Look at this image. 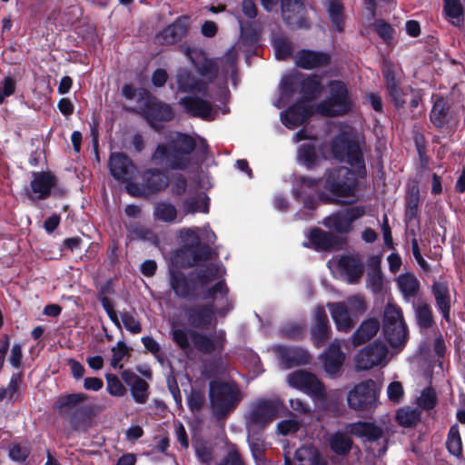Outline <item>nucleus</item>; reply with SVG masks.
<instances>
[{"label": "nucleus", "mask_w": 465, "mask_h": 465, "mask_svg": "<svg viewBox=\"0 0 465 465\" xmlns=\"http://www.w3.org/2000/svg\"><path fill=\"white\" fill-rule=\"evenodd\" d=\"M331 153L341 162H347L354 171L344 166L329 171L325 178V190L336 198L354 196L357 176L362 177L365 174V165L359 144L350 138L347 131H344L332 141Z\"/></svg>", "instance_id": "f257e3e1"}, {"label": "nucleus", "mask_w": 465, "mask_h": 465, "mask_svg": "<svg viewBox=\"0 0 465 465\" xmlns=\"http://www.w3.org/2000/svg\"><path fill=\"white\" fill-rule=\"evenodd\" d=\"M229 290L224 282L220 281L208 288L203 299L212 300L205 304H195L185 310L189 324L200 330H207L217 324L216 314L224 317L233 308L232 301L228 297Z\"/></svg>", "instance_id": "f03ea898"}, {"label": "nucleus", "mask_w": 465, "mask_h": 465, "mask_svg": "<svg viewBox=\"0 0 465 465\" xmlns=\"http://www.w3.org/2000/svg\"><path fill=\"white\" fill-rule=\"evenodd\" d=\"M196 148V140L190 134L174 132L166 143L156 146L151 156L153 164L170 170H187L193 163L191 154Z\"/></svg>", "instance_id": "7ed1b4c3"}, {"label": "nucleus", "mask_w": 465, "mask_h": 465, "mask_svg": "<svg viewBox=\"0 0 465 465\" xmlns=\"http://www.w3.org/2000/svg\"><path fill=\"white\" fill-rule=\"evenodd\" d=\"M383 337L389 348L380 343V368L405 347L408 339V328L401 309L394 303L389 302L384 309Z\"/></svg>", "instance_id": "20e7f679"}, {"label": "nucleus", "mask_w": 465, "mask_h": 465, "mask_svg": "<svg viewBox=\"0 0 465 465\" xmlns=\"http://www.w3.org/2000/svg\"><path fill=\"white\" fill-rule=\"evenodd\" d=\"M220 273V267L208 263L188 276L175 269L169 272V285L175 296L181 299H193L198 294V289L214 281Z\"/></svg>", "instance_id": "39448f33"}, {"label": "nucleus", "mask_w": 465, "mask_h": 465, "mask_svg": "<svg viewBox=\"0 0 465 465\" xmlns=\"http://www.w3.org/2000/svg\"><path fill=\"white\" fill-rule=\"evenodd\" d=\"M209 400L213 416L223 419L239 405L242 392L233 381H213L209 387Z\"/></svg>", "instance_id": "423d86ee"}, {"label": "nucleus", "mask_w": 465, "mask_h": 465, "mask_svg": "<svg viewBox=\"0 0 465 465\" xmlns=\"http://www.w3.org/2000/svg\"><path fill=\"white\" fill-rule=\"evenodd\" d=\"M183 53L191 61L198 74L203 78L200 80L206 83V88L209 84L217 78L220 69L225 77L230 72L233 73L235 71L238 54L234 47L228 50L219 61L206 57H203L201 61H196L195 52L189 47H184Z\"/></svg>", "instance_id": "0eeeda50"}, {"label": "nucleus", "mask_w": 465, "mask_h": 465, "mask_svg": "<svg viewBox=\"0 0 465 465\" xmlns=\"http://www.w3.org/2000/svg\"><path fill=\"white\" fill-rule=\"evenodd\" d=\"M287 381L290 386L303 391L323 408H327L329 401H336L341 399L339 391H327L322 382L311 372L304 371H293L288 375Z\"/></svg>", "instance_id": "6e6552de"}, {"label": "nucleus", "mask_w": 465, "mask_h": 465, "mask_svg": "<svg viewBox=\"0 0 465 465\" xmlns=\"http://www.w3.org/2000/svg\"><path fill=\"white\" fill-rule=\"evenodd\" d=\"M89 396L85 393H71L60 396L54 404V410L61 415H65L71 426L77 430L88 420L92 414V407L83 405Z\"/></svg>", "instance_id": "1a4fd4ad"}, {"label": "nucleus", "mask_w": 465, "mask_h": 465, "mask_svg": "<svg viewBox=\"0 0 465 465\" xmlns=\"http://www.w3.org/2000/svg\"><path fill=\"white\" fill-rule=\"evenodd\" d=\"M329 96L315 107V112L323 116H336L348 113L352 102L346 85L340 81L328 84Z\"/></svg>", "instance_id": "9d476101"}, {"label": "nucleus", "mask_w": 465, "mask_h": 465, "mask_svg": "<svg viewBox=\"0 0 465 465\" xmlns=\"http://www.w3.org/2000/svg\"><path fill=\"white\" fill-rule=\"evenodd\" d=\"M278 410L279 403L276 401L260 400L252 403L245 416L248 431L264 428L276 418Z\"/></svg>", "instance_id": "9b49d317"}, {"label": "nucleus", "mask_w": 465, "mask_h": 465, "mask_svg": "<svg viewBox=\"0 0 465 465\" xmlns=\"http://www.w3.org/2000/svg\"><path fill=\"white\" fill-rule=\"evenodd\" d=\"M383 76L386 87L394 104L401 107L405 104L404 92L401 87L402 70L398 64L388 59L383 60Z\"/></svg>", "instance_id": "f8f14e48"}, {"label": "nucleus", "mask_w": 465, "mask_h": 465, "mask_svg": "<svg viewBox=\"0 0 465 465\" xmlns=\"http://www.w3.org/2000/svg\"><path fill=\"white\" fill-rule=\"evenodd\" d=\"M365 211L361 206L350 207L331 214L323 220V225L338 233H348L355 220L361 218Z\"/></svg>", "instance_id": "ddd939ff"}, {"label": "nucleus", "mask_w": 465, "mask_h": 465, "mask_svg": "<svg viewBox=\"0 0 465 465\" xmlns=\"http://www.w3.org/2000/svg\"><path fill=\"white\" fill-rule=\"evenodd\" d=\"M190 338L196 350L204 354L222 352L226 342V333L223 330L210 334L191 331Z\"/></svg>", "instance_id": "4468645a"}, {"label": "nucleus", "mask_w": 465, "mask_h": 465, "mask_svg": "<svg viewBox=\"0 0 465 465\" xmlns=\"http://www.w3.org/2000/svg\"><path fill=\"white\" fill-rule=\"evenodd\" d=\"M179 104L190 116L204 121H212L217 114L213 104L207 99L198 95H186L182 97L179 101Z\"/></svg>", "instance_id": "2eb2a0df"}, {"label": "nucleus", "mask_w": 465, "mask_h": 465, "mask_svg": "<svg viewBox=\"0 0 465 465\" xmlns=\"http://www.w3.org/2000/svg\"><path fill=\"white\" fill-rule=\"evenodd\" d=\"M376 399V383L373 381H363L356 385L347 396L350 408L357 411L365 410Z\"/></svg>", "instance_id": "dca6fc26"}, {"label": "nucleus", "mask_w": 465, "mask_h": 465, "mask_svg": "<svg viewBox=\"0 0 465 465\" xmlns=\"http://www.w3.org/2000/svg\"><path fill=\"white\" fill-rule=\"evenodd\" d=\"M143 111L151 126L157 130L159 129L157 122L171 121L174 115L173 108L169 104L153 97L146 100L145 108Z\"/></svg>", "instance_id": "f3484780"}, {"label": "nucleus", "mask_w": 465, "mask_h": 465, "mask_svg": "<svg viewBox=\"0 0 465 465\" xmlns=\"http://www.w3.org/2000/svg\"><path fill=\"white\" fill-rule=\"evenodd\" d=\"M109 169L114 179L123 182L130 181L136 173V167L132 160L123 153H113L110 155Z\"/></svg>", "instance_id": "a211bd4d"}, {"label": "nucleus", "mask_w": 465, "mask_h": 465, "mask_svg": "<svg viewBox=\"0 0 465 465\" xmlns=\"http://www.w3.org/2000/svg\"><path fill=\"white\" fill-rule=\"evenodd\" d=\"M188 29V18L179 17L172 25L159 32L155 35L154 41L161 45H173L186 35Z\"/></svg>", "instance_id": "6ab92c4d"}, {"label": "nucleus", "mask_w": 465, "mask_h": 465, "mask_svg": "<svg viewBox=\"0 0 465 465\" xmlns=\"http://www.w3.org/2000/svg\"><path fill=\"white\" fill-rule=\"evenodd\" d=\"M311 331L313 342L317 347L323 346L330 339L331 326L328 316L322 307H319L315 311Z\"/></svg>", "instance_id": "aec40b11"}, {"label": "nucleus", "mask_w": 465, "mask_h": 465, "mask_svg": "<svg viewBox=\"0 0 465 465\" xmlns=\"http://www.w3.org/2000/svg\"><path fill=\"white\" fill-rule=\"evenodd\" d=\"M212 251L207 246L197 245L188 250H178L175 253L176 262L183 267H193L211 258Z\"/></svg>", "instance_id": "412c9836"}, {"label": "nucleus", "mask_w": 465, "mask_h": 465, "mask_svg": "<svg viewBox=\"0 0 465 465\" xmlns=\"http://www.w3.org/2000/svg\"><path fill=\"white\" fill-rule=\"evenodd\" d=\"M177 91L180 93H206V83L196 78L194 74L186 68H179L175 74Z\"/></svg>", "instance_id": "4be33fe9"}, {"label": "nucleus", "mask_w": 465, "mask_h": 465, "mask_svg": "<svg viewBox=\"0 0 465 465\" xmlns=\"http://www.w3.org/2000/svg\"><path fill=\"white\" fill-rule=\"evenodd\" d=\"M304 11V5L300 0H282L283 20L291 26H306Z\"/></svg>", "instance_id": "5701e85b"}, {"label": "nucleus", "mask_w": 465, "mask_h": 465, "mask_svg": "<svg viewBox=\"0 0 465 465\" xmlns=\"http://www.w3.org/2000/svg\"><path fill=\"white\" fill-rule=\"evenodd\" d=\"M431 292L440 313L442 318L449 322L450 320V309L452 304V298L449 284L443 282H435L432 284Z\"/></svg>", "instance_id": "b1692460"}, {"label": "nucleus", "mask_w": 465, "mask_h": 465, "mask_svg": "<svg viewBox=\"0 0 465 465\" xmlns=\"http://www.w3.org/2000/svg\"><path fill=\"white\" fill-rule=\"evenodd\" d=\"M294 58L297 66L307 70L325 66L331 61L329 54L312 50H301Z\"/></svg>", "instance_id": "393cba45"}, {"label": "nucleus", "mask_w": 465, "mask_h": 465, "mask_svg": "<svg viewBox=\"0 0 465 465\" xmlns=\"http://www.w3.org/2000/svg\"><path fill=\"white\" fill-rule=\"evenodd\" d=\"M336 264L340 273L350 283L357 282L363 274L362 264L355 256L343 255L337 260Z\"/></svg>", "instance_id": "a878e982"}, {"label": "nucleus", "mask_w": 465, "mask_h": 465, "mask_svg": "<svg viewBox=\"0 0 465 465\" xmlns=\"http://www.w3.org/2000/svg\"><path fill=\"white\" fill-rule=\"evenodd\" d=\"M344 353L341 351V342L334 340L322 354L323 367L325 371L333 376L340 371L344 361Z\"/></svg>", "instance_id": "bb28decb"}, {"label": "nucleus", "mask_w": 465, "mask_h": 465, "mask_svg": "<svg viewBox=\"0 0 465 465\" xmlns=\"http://www.w3.org/2000/svg\"><path fill=\"white\" fill-rule=\"evenodd\" d=\"M319 180L302 177L294 189L295 196L301 199L305 207L312 209L315 206L314 195L319 190Z\"/></svg>", "instance_id": "cd10ccee"}, {"label": "nucleus", "mask_w": 465, "mask_h": 465, "mask_svg": "<svg viewBox=\"0 0 465 465\" xmlns=\"http://www.w3.org/2000/svg\"><path fill=\"white\" fill-rule=\"evenodd\" d=\"M280 363L284 369L306 364L310 361V354L302 348L279 347Z\"/></svg>", "instance_id": "c85d7f7f"}, {"label": "nucleus", "mask_w": 465, "mask_h": 465, "mask_svg": "<svg viewBox=\"0 0 465 465\" xmlns=\"http://www.w3.org/2000/svg\"><path fill=\"white\" fill-rule=\"evenodd\" d=\"M331 315L340 331L349 332L354 326V322L350 316L349 310L345 303L336 302L329 305Z\"/></svg>", "instance_id": "c756f323"}, {"label": "nucleus", "mask_w": 465, "mask_h": 465, "mask_svg": "<svg viewBox=\"0 0 465 465\" xmlns=\"http://www.w3.org/2000/svg\"><path fill=\"white\" fill-rule=\"evenodd\" d=\"M311 114V109L304 103H297L284 112L282 121L286 126L293 128L303 124Z\"/></svg>", "instance_id": "7c9ffc66"}, {"label": "nucleus", "mask_w": 465, "mask_h": 465, "mask_svg": "<svg viewBox=\"0 0 465 465\" xmlns=\"http://www.w3.org/2000/svg\"><path fill=\"white\" fill-rule=\"evenodd\" d=\"M56 177L49 173H38L31 182V188L38 199H45L56 185Z\"/></svg>", "instance_id": "2f4dec72"}, {"label": "nucleus", "mask_w": 465, "mask_h": 465, "mask_svg": "<svg viewBox=\"0 0 465 465\" xmlns=\"http://www.w3.org/2000/svg\"><path fill=\"white\" fill-rule=\"evenodd\" d=\"M355 368L357 370L367 371L378 364V343L372 344L361 350L354 358Z\"/></svg>", "instance_id": "473e14b6"}, {"label": "nucleus", "mask_w": 465, "mask_h": 465, "mask_svg": "<svg viewBox=\"0 0 465 465\" xmlns=\"http://www.w3.org/2000/svg\"><path fill=\"white\" fill-rule=\"evenodd\" d=\"M378 332V320L370 318L363 321L351 336L354 346L361 345L371 341Z\"/></svg>", "instance_id": "72a5a7b5"}, {"label": "nucleus", "mask_w": 465, "mask_h": 465, "mask_svg": "<svg viewBox=\"0 0 465 465\" xmlns=\"http://www.w3.org/2000/svg\"><path fill=\"white\" fill-rule=\"evenodd\" d=\"M145 191L153 193L165 189L169 184L168 177L160 170H148L143 174Z\"/></svg>", "instance_id": "f704fd0d"}, {"label": "nucleus", "mask_w": 465, "mask_h": 465, "mask_svg": "<svg viewBox=\"0 0 465 465\" xmlns=\"http://www.w3.org/2000/svg\"><path fill=\"white\" fill-rule=\"evenodd\" d=\"M309 240L316 250L326 251L335 248L337 241L335 236L322 229L315 228L310 232Z\"/></svg>", "instance_id": "c9c22d12"}, {"label": "nucleus", "mask_w": 465, "mask_h": 465, "mask_svg": "<svg viewBox=\"0 0 465 465\" xmlns=\"http://www.w3.org/2000/svg\"><path fill=\"white\" fill-rule=\"evenodd\" d=\"M396 282L404 300L409 301L417 296L420 290V282L413 273H402L398 276Z\"/></svg>", "instance_id": "e433bc0d"}, {"label": "nucleus", "mask_w": 465, "mask_h": 465, "mask_svg": "<svg viewBox=\"0 0 465 465\" xmlns=\"http://www.w3.org/2000/svg\"><path fill=\"white\" fill-rule=\"evenodd\" d=\"M182 211L184 215L196 213H206L209 211V203L206 195L199 193L186 198L182 204Z\"/></svg>", "instance_id": "4c0bfd02"}, {"label": "nucleus", "mask_w": 465, "mask_h": 465, "mask_svg": "<svg viewBox=\"0 0 465 465\" xmlns=\"http://www.w3.org/2000/svg\"><path fill=\"white\" fill-rule=\"evenodd\" d=\"M347 430L367 441H374L378 439V427L374 423L356 422L350 424Z\"/></svg>", "instance_id": "58836bf2"}, {"label": "nucleus", "mask_w": 465, "mask_h": 465, "mask_svg": "<svg viewBox=\"0 0 465 465\" xmlns=\"http://www.w3.org/2000/svg\"><path fill=\"white\" fill-rule=\"evenodd\" d=\"M336 31L343 30V5L341 0H323Z\"/></svg>", "instance_id": "ea45409f"}, {"label": "nucleus", "mask_w": 465, "mask_h": 465, "mask_svg": "<svg viewBox=\"0 0 465 465\" xmlns=\"http://www.w3.org/2000/svg\"><path fill=\"white\" fill-rule=\"evenodd\" d=\"M446 447L450 455L459 460L462 459V441L458 425L450 427L447 436Z\"/></svg>", "instance_id": "a19ab883"}, {"label": "nucleus", "mask_w": 465, "mask_h": 465, "mask_svg": "<svg viewBox=\"0 0 465 465\" xmlns=\"http://www.w3.org/2000/svg\"><path fill=\"white\" fill-rule=\"evenodd\" d=\"M297 465H321V456L318 450L312 446H303L295 452Z\"/></svg>", "instance_id": "79ce46f5"}, {"label": "nucleus", "mask_w": 465, "mask_h": 465, "mask_svg": "<svg viewBox=\"0 0 465 465\" xmlns=\"http://www.w3.org/2000/svg\"><path fill=\"white\" fill-rule=\"evenodd\" d=\"M301 93L304 99L311 101L317 98L322 93L321 79L317 75L305 78L302 82Z\"/></svg>", "instance_id": "37998d69"}, {"label": "nucleus", "mask_w": 465, "mask_h": 465, "mask_svg": "<svg viewBox=\"0 0 465 465\" xmlns=\"http://www.w3.org/2000/svg\"><path fill=\"white\" fill-rule=\"evenodd\" d=\"M153 216L157 221L173 223L177 217L176 207L167 202L157 203L153 209Z\"/></svg>", "instance_id": "c03bdc74"}, {"label": "nucleus", "mask_w": 465, "mask_h": 465, "mask_svg": "<svg viewBox=\"0 0 465 465\" xmlns=\"http://www.w3.org/2000/svg\"><path fill=\"white\" fill-rule=\"evenodd\" d=\"M417 323L420 329H428L433 323L432 311L429 304L419 302L414 307Z\"/></svg>", "instance_id": "a18cd8bd"}, {"label": "nucleus", "mask_w": 465, "mask_h": 465, "mask_svg": "<svg viewBox=\"0 0 465 465\" xmlns=\"http://www.w3.org/2000/svg\"><path fill=\"white\" fill-rule=\"evenodd\" d=\"M462 6L459 0H444V12L454 25H460L462 22Z\"/></svg>", "instance_id": "49530a36"}, {"label": "nucleus", "mask_w": 465, "mask_h": 465, "mask_svg": "<svg viewBox=\"0 0 465 465\" xmlns=\"http://www.w3.org/2000/svg\"><path fill=\"white\" fill-rule=\"evenodd\" d=\"M420 412L418 409L403 407L397 411L396 419L404 427L415 425L420 420Z\"/></svg>", "instance_id": "de8ad7c7"}, {"label": "nucleus", "mask_w": 465, "mask_h": 465, "mask_svg": "<svg viewBox=\"0 0 465 465\" xmlns=\"http://www.w3.org/2000/svg\"><path fill=\"white\" fill-rule=\"evenodd\" d=\"M133 399L139 404H144L149 399V385L142 378H137L136 382L130 387Z\"/></svg>", "instance_id": "09e8293b"}, {"label": "nucleus", "mask_w": 465, "mask_h": 465, "mask_svg": "<svg viewBox=\"0 0 465 465\" xmlns=\"http://www.w3.org/2000/svg\"><path fill=\"white\" fill-rule=\"evenodd\" d=\"M330 445L335 453L344 455L351 450V440L342 433H335L330 439Z\"/></svg>", "instance_id": "8fccbe9b"}, {"label": "nucleus", "mask_w": 465, "mask_h": 465, "mask_svg": "<svg viewBox=\"0 0 465 465\" xmlns=\"http://www.w3.org/2000/svg\"><path fill=\"white\" fill-rule=\"evenodd\" d=\"M273 46L277 60H284L291 56L292 47L289 40L282 37L276 38L273 41Z\"/></svg>", "instance_id": "3c124183"}, {"label": "nucleus", "mask_w": 465, "mask_h": 465, "mask_svg": "<svg viewBox=\"0 0 465 465\" xmlns=\"http://www.w3.org/2000/svg\"><path fill=\"white\" fill-rule=\"evenodd\" d=\"M106 391L107 392L115 397H122L126 393V389L114 374L106 375Z\"/></svg>", "instance_id": "603ef678"}, {"label": "nucleus", "mask_w": 465, "mask_h": 465, "mask_svg": "<svg viewBox=\"0 0 465 465\" xmlns=\"http://www.w3.org/2000/svg\"><path fill=\"white\" fill-rule=\"evenodd\" d=\"M447 111L445 108V103L442 99L435 101L432 109L430 111V120L434 125L440 127L445 122Z\"/></svg>", "instance_id": "864d4df0"}, {"label": "nucleus", "mask_w": 465, "mask_h": 465, "mask_svg": "<svg viewBox=\"0 0 465 465\" xmlns=\"http://www.w3.org/2000/svg\"><path fill=\"white\" fill-rule=\"evenodd\" d=\"M420 201L419 190L413 187L407 198L406 217L409 220L416 217Z\"/></svg>", "instance_id": "5fc2aeb1"}, {"label": "nucleus", "mask_w": 465, "mask_h": 465, "mask_svg": "<svg viewBox=\"0 0 465 465\" xmlns=\"http://www.w3.org/2000/svg\"><path fill=\"white\" fill-rule=\"evenodd\" d=\"M181 238L183 242V248L181 250H188L200 244V237L193 229H183L181 231Z\"/></svg>", "instance_id": "6e6d98bb"}, {"label": "nucleus", "mask_w": 465, "mask_h": 465, "mask_svg": "<svg viewBox=\"0 0 465 465\" xmlns=\"http://www.w3.org/2000/svg\"><path fill=\"white\" fill-rule=\"evenodd\" d=\"M127 347L125 343L122 341H118L116 346L112 348V360H111V365L114 369H121L122 364L121 361L124 358V356L127 354Z\"/></svg>", "instance_id": "4d7b16f0"}, {"label": "nucleus", "mask_w": 465, "mask_h": 465, "mask_svg": "<svg viewBox=\"0 0 465 465\" xmlns=\"http://www.w3.org/2000/svg\"><path fill=\"white\" fill-rule=\"evenodd\" d=\"M205 401V394L201 390H192L188 397V407L193 412L199 411Z\"/></svg>", "instance_id": "13d9d810"}, {"label": "nucleus", "mask_w": 465, "mask_h": 465, "mask_svg": "<svg viewBox=\"0 0 465 465\" xmlns=\"http://www.w3.org/2000/svg\"><path fill=\"white\" fill-rule=\"evenodd\" d=\"M299 158L307 166H311L316 159L315 147L310 143H304L299 148Z\"/></svg>", "instance_id": "bf43d9fd"}, {"label": "nucleus", "mask_w": 465, "mask_h": 465, "mask_svg": "<svg viewBox=\"0 0 465 465\" xmlns=\"http://www.w3.org/2000/svg\"><path fill=\"white\" fill-rule=\"evenodd\" d=\"M121 320L125 329L130 332L134 334H138L142 331V326L140 322L134 318V316L132 313L128 312H122Z\"/></svg>", "instance_id": "052dcab7"}, {"label": "nucleus", "mask_w": 465, "mask_h": 465, "mask_svg": "<svg viewBox=\"0 0 465 465\" xmlns=\"http://www.w3.org/2000/svg\"><path fill=\"white\" fill-rule=\"evenodd\" d=\"M367 275L375 292L378 286V256L373 255L368 259Z\"/></svg>", "instance_id": "680f3d73"}, {"label": "nucleus", "mask_w": 465, "mask_h": 465, "mask_svg": "<svg viewBox=\"0 0 465 465\" xmlns=\"http://www.w3.org/2000/svg\"><path fill=\"white\" fill-rule=\"evenodd\" d=\"M418 404L424 409H431L436 404V393L430 388L424 389L418 398Z\"/></svg>", "instance_id": "e2e57ef3"}, {"label": "nucleus", "mask_w": 465, "mask_h": 465, "mask_svg": "<svg viewBox=\"0 0 465 465\" xmlns=\"http://www.w3.org/2000/svg\"><path fill=\"white\" fill-rule=\"evenodd\" d=\"M364 15L366 22L371 26V28L378 32V25L375 19L376 12V2L375 0H365L364 1Z\"/></svg>", "instance_id": "0e129e2a"}, {"label": "nucleus", "mask_w": 465, "mask_h": 465, "mask_svg": "<svg viewBox=\"0 0 465 465\" xmlns=\"http://www.w3.org/2000/svg\"><path fill=\"white\" fill-rule=\"evenodd\" d=\"M30 454V450L26 447L15 444L9 449V457L12 460L17 462L25 461Z\"/></svg>", "instance_id": "69168bd1"}, {"label": "nucleus", "mask_w": 465, "mask_h": 465, "mask_svg": "<svg viewBox=\"0 0 465 465\" xmlns=\"http://www.w3.org/2000/svg\"><path fill=\"white\" fill-rule=\"evenodd\" d=\"M172 337H173V340L177 343V345L181 349L185 350L190 347V341H189L190 332L188 333L185 330L174 329L172 331Z\"/></svg>", "instance_id": "338daca9"}, {"label": "nucleus", "mask_w": 465, "mask_h": 465, "mask_svg": "<svg viewBox=\"0 0 465 465\" xmlns=\"http://www.w3.org/2000/svg\"><path fill=\"white\" fill-rule=\"evenodd\" d=\"M219 465H244L240 453L234 446H232Z\"/></svg>", "instance_id": "774afa93"}]
</instances>
